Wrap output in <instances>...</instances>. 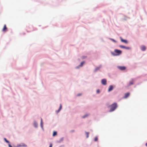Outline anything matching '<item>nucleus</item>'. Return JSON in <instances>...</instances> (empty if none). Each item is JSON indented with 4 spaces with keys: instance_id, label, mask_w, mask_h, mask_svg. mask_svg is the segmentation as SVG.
I'll use <instances>...</instances> for the list:
<instances>
[{
    "instance_id": "nucleus-1",
    "label": "nucleus",
    "mask_w": 147,
    "mask_h": 147,
    "mask_svg": "<svg viewBox=\"0 0 147 147\" xmlns=\"http://www.w3.org/2000/svg\"><path fill=\"white\" fill-rule=\"evenodd\" d=\"M115 53L112 52L111 54L114 56H118L121 55L122 53V51L118 49H115L114 50Z\"/></svg>"
},
{
    "instance_id": "nucleus-2",
    "label": "nucleus",
    "mask_w": 147,
    "mask_h": 147,
    "mask_svg": "<svg viewBox=\"0 0 147 147\" xmlns=\"http://www.w3.org/2000/svg\"><path fill=\"white\" fill-rule=\"evenodd\" d=\"M117 107V103H113L110 106L111 109L109 110V112H111L114 111Z\"/></svg>"
},
{
    "instance_id": "nucleus-3",
    "label": "nucleus",
    "mask_w": 147,
    "mask_h": 147,
    "mask_svg": "<svg viewBox=\"0 0 147 147\" xmlns=\"http://www.w3.org/2000/svg\"><path fill=\"white\" fill-rule=\"evenodd\" d=\"M101 83L103 85H106L107 84V81L105 79H103L102 80Z\"/></svg>"
},
{
    "instance_id": "nucleus-4",
    "label": "nucleus",
    "mask_w": 147,
    "mask_h": 147,
    "mask_svg": "<svg viewBox=\"0 0 147 147\" xmlns=\"http://www.w3.org/2000/svg\"><path fill=\"white\" fill-rule=\"evenodd\" d=\"M7 28L6 27L5 24L4 25V27L2 29V31L4 32H6L7 31Z\"/></svg>"
},
{
    "instance_id": "nucleus-5",
    "label": "nucleus",
    "mask_w": 147,
    "mask_h": 147,
    "mask_svg": "<svg viewBox=\"0 0 147 147\" xmlns=\"http://www.w3.org/2000/svg\"><path fill=\"white\" fill-rule=\"evenodd\" d=\"M117 67L119 69L121 70H124L125 69V67L124 66H118Z\"/></svg>"
},
{
    "instance_id": "nucleus-6",
    "label": "nucleus",
    "mask_w": 147,
    "mask_h": 147,
    "mask_svg": "<svg viewBox=\"0 0 147 147\" xmlns=\"http://www.w3.org/2000/svg\"><path fill=\"white\" fill-rule=\"evenodd\" d=\"M141 49L142 51H144L146 50V48L144 45H142L141 47Z\"/></svg>"
},
{
    "instance_id": "nucleus-7",
    "label": "nucleus",
    "mask_w": 147,
    "mask_h": 147,
    "mask_svg": "<svg viewBox=\"0 0 147 147\" xmlns=\"http://www.w3.org/2000/svg\"><path fill=\"white\" fill-rule=\"evenodd\" d=\"M130 93L129 92H127L125 94L124 98H127L129 95Z\"/></svg>"
},
{
    "instance_id": "nucleus-8",
    "label": "nucleus",
    "mask_w": 147,
    "mask_h": 147,
    "mask_svg": "<svg viewBox=\"0 0 147 147\" xmlns=\"http://www.w3.org/2000/svg\"><path fill=\"white\" fill-rule=\"evenodd\" d=\"M120 38L121 41L122 42H123L125 43H128V42L126 40H124L123 39H122L121 37Z\"/></svg>"
},
{
    "instance_id": "nucleus-9",
    "label": "nucleus",
    "mask_w": 147,
    "mask_h": 147,
    "mask_svg": "<svg viewBox=\"0 0 147 147\" xmlns=\"http://www.w3.org/2000/svg\"><path fill=\"white\" fill-rule=\"evenodd\" d=\"M18 146L19 147H21V146H24V147H26L27 145L24 143H22L20 144H19L18 145Z\"/></svg>"
},
{
    "instance_id": "nucleus-10",
    "label": "nucleus",
    "mask_w": 147,
    "mask_h": 147,
    "mask_svg": "<svg viewBox=\"0 0 147 147\" xmlns=\"http://www.w3.org/2000/svg\"><path fill=\"white\" fill-rule=\"evenodd\" d=\"M113 86L112 85H111L109 86V89H108V91L110 92L113 89Z\"/></svg>"
},
{
    "instance_id": "nucleus-11",
    "label": "nucleus",
    "mask_w": 147,
    "mask_h": 147,
    "mask_svg": "<svg viewBox=\"0 0 147 147\" xmlns=\"http://www.w3.org/2000/svg\"><path fill=\"white\" fill-rule=\"evenodd\" d=\"M134 81L133 80H132L131 81H130L129 82V86H130V85H131L133 84H134Z\"/></svg>"
},
{
    "instance_id": "nucleus-12",
    "label": "nucleus",
    "mask_w": 147,
    "mask_h": 147,
    "mask_svg": "<svg viewBox=\"0 0 147 147\" xmlns=\"http://www.w3.org/2000/svg\"><path fill=\"white\" fill-rule=\"evenodd\" d=\"M62 106H61V104H60V107H59V108L58 111V112H59L61 110V108H62Z\"/></svg>"
},
{
    "instance_id": "nucleus-13",
    "label": "nucleus",
    "mask_w": 147,
    "mask_h": 147,
    "mask_svg": "<svg viewBox=\"0 0 147 147\" xmlns=\"http://www.w3.org/2000/svg\"><path fill=\"white\" fill-rule=\"evenodd\" d=\"M57 135V132L56 131H54L53 132V136H54Z\"/></svg>"
},
{
    "instance_id": "nucleus-14",
    "label": "nucleus",
    "mask_w": 147,
    "mask_h": 147,
    "mask_svg": "<svg viewBox=\"0 0 147 147\" xmlns=\"http://www.w3.org/2000/svg\"><path fill=\"white\" fill-rule=\"evenodd\" d=\"M42 121V119H41L40 125L42 127H43Z\"/></svg>"
},
{
    "instance_id": "nucleus-15",
    "label": "nucleus",
    "mask_w": 147,
    "mask_h": 147,
    "mask_svg": "<svg viewBox=\"0 0 147 147\" xmlns=\"http://www.w3.org/2000/svg\"><path fill=\"white\" fill-rule=\"evenodd\" d=\"M4 140L6 142H7V143H9V142L8 141L6 138H4Z\"/></svg>"
},
{
    "instance_id": "nucleus-16",
    "label": "nucleus",
    "mask_w": 147,
    "mask_h": 147,
    "mask_svg": "<svg viewBox=\"0 0 147 147\" xmlns=\"http://www.w3.org/2000/svg\"><path fill=\"white\" fill-rule=\"evenodd\" d=\"M34 125L35 127H37V124L36 122H34Z\"/></svg>"
},
{
    "instance_id": "nucleus-17",
    "label": "nucleus",
    "mask_w": 147,
    "mask_h": 147,
    "mask_svg": "<svg viewBox=\"0 0 147 147\" xmlns=\"http://www.w3.org/2000/svg\"><path fill=\"white\" fill-rule=\"evenodd\" d=\"M119 47L121 48L125 49V47L123 45H120Z\"/></svg>"
},
{
    "instance_id": "nucleus-18",
    "label": "nucleus",
    "mask_w": 147,
    "mask_h": 147,
    "mask_svg": "<svg viewBox=\"0 0 147 147\" xmlns=\"http://www.w3.org/2000/svg\"><path fill=\"white\" fill-rule=\"evenodd\" d=\"M86 137L87 138H88L89 136V133L88 132H86Z\"/></svg>"
},
{
    "instance_id": "nucleus-19",
    "label": "nucleus",
    "mask_w": 147,
    "mask_h": 147,
    "mask_svg": "<svg viewBox=\"0 0 147 147\" xmlns=\"http://www.w3.org/2000/svg\"><path fill=\"white\" fill-rule=\"evenodd\" d=\"M110 39L112 41H113V42H116V41H115V40H114L113 39L110 38Z\"/></svg>"
},
{
    "instance_id": "nucleus-20",
    "label": "nucleus",
    "mask_w": 147,
    "mask_h": 147,
    "mask_svg": "<svg viewBox=\"0 0 147 147\" xmlns=\"http://www.w3.org/2000/svg\"><path fill=\"white\" fill-rule=\"evenodd\" d=\"M98 139V138L97 137H96L94 138V140L95 141H97Z\"/></svg>"
},
{
    "instance_id": "nucleus-21",
    "label": "nucleus",
    "mask_w": 147,
    "mask_h": 147,
    "mask_svg": "<svg viewBox=\"0 0 147 147\" xmlns=\"http://www.w3.org/2000/svg\"><path fill=\"white\" fill-rule=\"evenodd\" d=\"M125 49H130V47H125Z\"/></svg>"
},
{
    "instance_id": "nucleus-22",
    "label": "nucleus",
    "mask_w": 147,
    "mask_h": 147,
    "mask_svg": "<svg viewBox=\"0 0 147 147\" xmlns=\"http://www.w3.org/2000/svg\"><path fill=\"white\" fill-rule=\"evenodd\" d=\"M88 116V115H85L82 117V118H85L86 117H87Z\"/></svg>"
},
{
    "instance_id": "nucleus-23",
    "label": "nucleus",
    "mask_w": 147,
    "mask_h": 147,
    "mask_svg": "<svg viewBox=\"0 0 147 147\" xmlns=\"http://www.w3.org/2000/svg\"><path fill=\"white\" fill-rule=\"evenodd\" d=\"M97 93H99L100 92V91L99 89H98L96 91Z\"/></svg>"
},
{
    "instance_id": "nucleus-24",
    "label": "nucleus",
    "mask_w": 147,
    "mask_h": 147,
    "mask_svg": "<svg viewBox=\"0 0 147 147\" xmlns=\"http://www.w3.org/2000/svg\"><path fill=\"white\" fill-rule=\"evenodd\" d=\"M81 95V94H78L77 95V96H80Z\"/></svg>"
},
{
    "instance_id": "nucleus-25",
    "label": "nucleus",
    "mask_w": 147,
    "mask_h": 147,
    "mask_svg": "<svg viewBox=\"0 0 147 147\" xmlns=\"http://www.w3.org/2000/svg\"><path fill=\"white\" fill-rule=\"evenodd\" d=\"M85 63L84 62H82L80 64H83Z\"/></svg>"
},
{
    "instance_id": "nucleus-26",
    "label": "nucleus",
    "mask_w": 147,
    "mask_h": 147,
    "mask_svg": "<svg viewBox=\"0 0 147 147\" xmlns=\"http://www.w3.org/2000/svg\"><path fill=\"white\" fill-rule=\"evenodd\" d=\"M85 63L84 62H82L80 64H83Z\"/></svg>"
},
{
    "instance_id": "nucleus-27",
    "label": "nucleus",
    "mask_w": 147,
    "mask_h": 147,
    "mask_svg": "<svg viewBox=\"0 0 147 147\" xmlns=\"http://www.w3.org/2000/svg\"><path fill=\"white\" fill-rule=\"evenodd\" d=\"M8 146L9 147H12V146H11V145L10 144H8Z\"/></svg>"
},
{
    "instance_id": "nucleus-28",
    "label": "nucleus",
    "mask_w": 147,
    "mask_h": 147,
    "mask_svg": "<svg viewBox=\"0 0 147 147\" xmlns=\"http://www.w3.org/2000/svg\"><path fill=\"white\" fill-rule=\"evenodd\" d=\"M52 144H51L50 145V146L49 147H52Z\"/></svg>"
},
{
    "instance_id": "nucleus-29",
    "label": "nucleus",
    "mask_w": 147,
    "mask_h": 147,
    "mask_svg": "<svg viewBox=\"0 0 147 147\" xmlns=\"http://www.w3.org/2000/svg\"><path fill=\"white\" fill-rule=\"evenodd\" d=\"M83 65H80V66L81 67Z\"/></svg>"
},
{
    "instance_id": "nucleus-30",
    "label": "nucleus",
    "mask_w": 147,
    "mask_h": 147,
    "mask_svg": "<svg viewBox=\"0 0 147 147\" xmlns=\"http://www.w3.org/2000/svg\"><path fill=\"white\" fill-rule=\"evenodd\" d=\"M146 146H147V143H146Z\"/></svg>"
}]
</instances>
